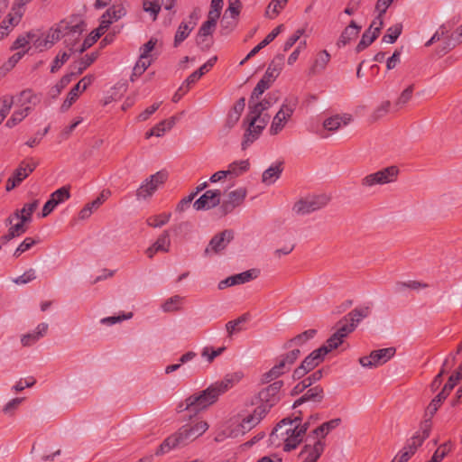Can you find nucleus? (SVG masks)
Listing matches in <instances>:
<instances>
[{"label":"nucleus","instance_id":"obj_1","mask_svg":"<svg viewBox=\"0 0 462 462\" xmlns=\"http://www.w3.org/2000/svg\"><path fill=\"white\" fill-rule=\"evenodd\" d=\"M208 429V424L206 421H199L194 425H184L162 441L155 455L161 456L172 449L183 448L197 439Z\"/></svg>","mask_w":462,"mask_h":462},{"label":"nucleus","instance_id":"obj_2","mask_svg":"<svg viewBox=\"0 0 462 462\" xmlns=\"http://www.w3.org/2000/svg\"><path fill=\"white\" fill-rule=\"evenodd\" d=\"M65 23V31L62 32V39L65 46L71 53L78 52V42L86 29V23L79 15H72L68 19L61 20Z\"/></svg>","mask_w":462,"mask_h":462},{"label":"nucleus","instance_id":"obj_3","mask_svg":"<svg viewBox=\"0 0 462 462\" xmlns=\"http://www.w3.org/2000/svg\"><path fill=\"white\" fill-rule=\"evenodd\" d=\"M217 400L218 396L210 384L207 389L187 397L185 409H191L192 412L198 413L214 404Z\"/></svg>","mask_w":462,"mask_h":462},{"label":"nucleus","instance_id":"obj_4","mask_svg":"<svg viewBox=\"0 0 462 462\" xmlns=\"http://www.w3.org/2000/svg\"><path fill=\"white\" fill-rule=\"evenodd\" d=\"M399 170L395 166L383 168L376 172L365 175L362 178L360 185L365 189H370L376 185H384L396 180Z\"/></svg>","mask_w":462,"mask_h":462},{"label":"nucleus","instance_id":"obj_5","mask_svg":"<svg viewBox=\"0 0 462 462\" xmlns=\"http://www.w3.org/2000/svg\"><path fill=\"white\" fill-rule=\"evenodd\" d=\"M300 415L301 411H299V415L291 419V429L288 430V439H285L283 443V450L285 452H290L295 449L303 440V438L310 428V422L301 423Z\"/></svg>","mask_w":462,"mask_h":462},{"label":"nucleus","instance_id":"obj_6","mask_svg":"<svg viewBox=\"0 0 462 462\" xmlns=\"http://www.w3.org/2000/svg\"><path fill=\"white\" fill-rule=\"evenodd\" d=\"M283 386V381H274L273 383L263 388L258 393L259 404L258 408L264 409L268 413L270 410L275 406L281 400V389Z\"/></svg>","mask_w":462,"mask_h":462},{"label":"nucleus","instance_id":"obj_7","mask_svg":"<svg viewBox=\"0 0 462 462\" xmlns=\"http://www.w3.org/2000/svg\"><path fill=\"white\" fill-rule=\"evenodd\" d=\"M328 355V350L325 347H319L312 351L308 356L304 358L300 365L298 366L292 374L294 380L303 378L309 372L312 371L320 363L324 361L325 356Z\"/></svg>","mask_w":462,"mask_h":462},{"label":"nucleus","instance_id":"obj_8","mask_svg":"<svg viewBox=\"0 0 462 462\" xmlns=\"http://www.w3.org/2000/svg\"><path fill=\"white\" fill-rule=\"evenodd\" d=\"M328 201L329 199L325 194L308 196L298 200L294 204L292 210L297 215L303 216L324 208L328 203Z\"/></svg>","mask_w":462,"mask_h":462},{"label":"nucleus","instance_id":"obj_9","mask_svg":"<svg viewBox=\"0 0 462 462\" xmlns=\"http://www.w3.org/2000/svg\"><path fill=\"white\" fill-rule=\"evenodd\" d=\"M267 123L268 119H263L261 121L243 119V127L245 128V131L241 143L242 150H245L259 138L263 130L267 125Z\"/></svg>","mask_w":462,"mask_h":462},{"label":"nucleus","instance_id":"obj_10","mask_svg":"<svg viewBox=\"0 0 462 462\" xmlns=\"http://www.w3.org/2000/svg\"><path fill=\"white\" fill-rule=\"evenodd\" d=\"M295 108L296 101L291 102L285 100L273 119L269 130L272 135L279 134L284 128L287 121L291 117Z\"/></svg>","mask_w":462,"mask_h":462},{"label":"nucleus","instance_id":"obj_11","mask_svg":"<svg viewBox=\"0 0 462 462\" xmlns=\"http://www.w3.org/2000/svg\"><path fill=\"white\" fill-rule=\"evenodd\" d=\"M395 352L396 349L394 347L374 350L369 356L361 357L359 363L363 367H376L390 360L394 356Z\"/></svg>","mask_w":462,"mask_h":462},{"label":"nucleus","instance_id":"obj_12","mask_svg":"<svg viewBox=\"0 0 462 462\" xmlns=\"http://www.w3.org/2000/svg\"><path fill=\"white\" fill-rule=\"evenodd\" d=\"M168 178V173L164 171H157L140 186L136 191L138 199H146L151 197L161 184H163Z\"/></svg>","mask_w":462,"mask_h":462},{"label":"nucleus","instance_id":"obj_13","mask_svg":"<svg viewBox=\"0 0 462 462\" xmlns=\"http://www.w3.org/2000/svg\"><path fill=\"white\" fill-rule=\"evenodd\" d=\"M234 232L230 229H226L215 235L209 241L208 246L204 251L206 256L217 254L222 252L227 245L233 240Z\"/></svg>","mask_w":462,"mask_h":462},{"label":"nucleus","instance_id":"obj_14","mask_svg":"<svg viewBox=\"0 0 462 462\" xmlns=\"http://www.w3.org/2000/svg\"><path fill=\"white\" fill-rule=\"evenodd\" d=\"M291 429V418L287 417L280 420L269 436L272 446L281 447L288 439V430Z\"/></svg>","mask_w":462,"mask_h":462},{"label":"nucleus","instance_id":"obj_15","mask_svg":"<svg viewBox=\"0 0 462 462\" xmlns=\"http://www.w3.org/2000/svg\"><path fill=\"white\" fill-rule=\"evenodd\" d=\"M220 198L219 189H209L194 202L193 207L196 210H208L219 205Z\"/></svg>","mask_w":462,"mask_h":462},{"label":"nucleus","instance_id":"obj_16","mask_svg":"<svg viewBox=\"0 0 462 462\" xmlns=\"http://www.w3.org/2000/svg\"><path fill=\"white\" fill-rule=\"evenodd\" d=\"M39 206V200L35 199L31 203H26L22 209L15 210L5 220V226L12 225L14 219L23 220V222L28 223L32 220V215Z\"/></svg>","mask_w":462,"mask_h":462},{"label":"nucleus","instance_id":"obj_17","mask_svg":"<svg viewBox=\"0 0 462 462\" xmlns=\"http://www.w3.org/2000/svg\"><path fill=\"white\" fill-rule=\"evenodd\" d=\"M125 14L126 11L123 5H113L102 15L99 30L106 31L111 23L122 18Z\"/></svg>","mask_w":462,"mask_h":462},{"label":"nucleus","instance_id":"obj_18","mask_svg":"<svg viewBox=\"0 0 462 462\" xmlns=\"http://www.w3.org/2000/svg\"><path fill=\"white\" fill-rule=\"evenodd\" d=\"M325 448V441L322 439H317L313 444L307 443L300 453V457L306 454L303 462H317L322 455Z\"/></svg>","mask_w":462,"mask_h":462},{"label":"nucleus","instance_id":"obj_19","mask_svg":"<svg viewBox=\"0 0 462 462\" xmlns=\"http://www.w3.org/2000/svg\"><path fill=\"white\" fill-rule=\"evenodd\" d=\"M266 412L264 409L256 407L253 413L243 419L241 423L237 426V431L241 434H245L246 431L251 430L254 428L265 416Z\"/></svg>","mask_w":462,"mask_h":462},{"label":"nucleus","instance_id":"obj_20","mask_svg":"<svg viewBox=\"0 0 462 462\" xmlns=\"http://www.w3.org/2000/svg\"><path fill=\"white\" fill-rule=\"evenodd\" d=\"M324 397H325L324 389L320 385H316L312 388L308 389L306 391V393L301 397L297 399L294 402L292 408L295 409L298 406H300L302 403L307 402L319 403L324 400Z\"/></svg>","mask_w":462,"mask_h":462},{"label":"nucleus","instance_id":"obj_21","mask_svg":"<svg viewBox=\"0 0 462 462\" xmlns=\"http://www.w3.org/2000/svg\"><path fill=\"white\" fill-rule=\"evenodd\" d=\"M40 102L39 97L32 89H24L14 97L17 107L30 108V112Z\"/></svg>","mask_w":462,"mask_h":462},{"label":"nucleus","instance_id":"obj_22","mask_svg":"<svg viewBox=\"0 0 462 462\" xmlns=\"http://www.w3.org/2000/svg\"><path fill=\"white\" fill-rule=\"evenodd\" d=\"M284 65V55L277 54L268 65L263 79L273 84L276 78L280 75Z\"/></svg>","mask_w":462,"mask_h":462},{"label":"nucleus","instance_id":"obj_23","mask_svg":"<svg viewBox=\"0 0 462 462\" xmlns=\"http://www.w3.org/2000/svg\"><path fill=\"white\" fill-rule=\"evenodd\" d=\"M383 25V21H378V25L374 31L367 29L362 35V38L356 47V52H360L372 44L379 36L381 29Z\"/></svg>","mask_w":462,"mask_h":462},{"label":"nucleus","instance_id":"obj_24","mask_svg":"<svg viewBox=\"0 0 462 462\" xmlns=\"http://www.w3.org/2000/svg\"><path fill=\"white\" fill-rule=\"evenodd\" d=\"M300 355V350L299 348L292 349L291 351L280 356L275 365L280 371H282V374H284L290 371L291 365L299 358Z\"/></svg>","mask_w":462,"mask_h":462},{"label":"nucleus","instance_id":"obj_25","mask_svg":"<svg viewBox=\"0 0 462 462\" xmlns=\"http://www.w3.org/2000/svg\"><path fill=\"white\" fill-rule=\"evenodd\" d=\"M352 121V116L349 114L335 115L327 118L323 122V127L328 131H337L341 125H346Z\"/></svg>","mask_w":462,"mask_h":462},{"label":"nucleus","instance_id":"obj_26","mask_svg":"<svg viewBox=\"0 0 462 462\" xmlns=\"http://www.w3.org/2000/svg\"><path fill=\"white\" fill-rule=\"evenodd\" d=\"M240 379L241 376L238 374H227L223 380L212 383L211 386L214 388L216 393L219 397L228 389L233 387L236 383H238Z\"/></svg>","mask_w":462,"mask_h":462},{"label":"nucleus","instance_id":"obj_27","mask_svg":"<svg viewBox=\"0 0 462 462\" xmlns=\"http://www.w3.org/2000/svg\"><path fill=\"white\" fill-rule=\"evenodd\" d=\"M360 30L361 26L357 25L355 21H351L350 23L343 30L337 45L338 47L346 46L358 35Z\"/></svg>","mask_w":462,"mask_h":462},{"label":"nucleus","instance_id":"obj_28","mask_svg":"<svg viewBox=\"0 0 462 462\" xmlns=\"http://www.w3.org/2000/svg\"><path fill=\"white\" fill-rule=\"evenodd\" d=\"M341 423V419L337 418L330 420L329 421L322 423L320 426L314 429L310 435L307 438V441H309L312 437L313 439L315 437H319V435L321 438L319 439H322L328 435L332 430L336 429L339 424Z\"/></svg>","mask_w":462,"mask_h":462},{"label":"nucleus","instance_id":"obj_29","mask_svg":"<svg viewBox=\"0 0 462 462\" xmlns=\"http://www.w3.org/2000/svg\"><path fill=\"white\" fill-rule=\"evenodd\" d=\"M48 327L47 323L42 322L37 326L35 331L23 335L21 338L23 346H30L35 344L41 337L46 335Z\"/></svg>","mask_w":462,"mask_h":462},{"label":"nucleus","instance_id":"obj_30","mask_svg":"<svg viewBox=\"0 0 462 462\" xmlns=\"http://www.w3.org/2000/svg\"><path fill=\"white\" fill-rule=\"evenodd\" d=\"M36 167L37 162H35L32 158L23 161L19 164L18 168L14 171L13 176L16 179L17 182L21 183L36 169Z\"/></svg>","mask_w":462,"mask_h":462},{"label":"nucleus","instance_id":"obj_31","mask_svg":"<svg viewBox=\"0 0 462 462\" xmlns=\"http://www.w3.org/2000/svg\"><path fill=\"white\" fill-rule=\"evenodd\" d=\"M282 164V162H279L275 165H272L266 169L262 175L263 183L265 185L273 184L280 178L283 171Z\"/></svg>","mask_w":462,"mask_h":462},{"label":"nucleus","instance_id":"obj_32","mask_svg":"<svg viewBox=\"0 0 462 462\" xmlns=\"http://www.w3.org/2000/svg\"><path fill=\"white\" fill-rule=\"evenodd\" d=\"M330 60V54L327 51H321L317 54L313 64L310 68V74L316 75L322 72Z\"/></svg>","mask_w":462,"mask_h":462},{"label":"nucleus","instance_id":"obj_33","mask_svg":"<svg viewBox=\"0 0 462 462\" xmlns=\"http://www.w3.org/2000/svg\"><path fill=\"white\" fill-rule=\"evenodd\" d=\"M64 26H66L65 23H62L60 21L51 27L43 41V46L47 47L48 44L52 45L62 39V32L66 30ZM38 46H42V44L39 43Z\"/></svg>","mask_w":462,"mask_h":462},{"label":"nucleus","instance_id":"obj_34","mask_svg":"<svg viewBox=\"0 0 462 462\" xmlns=\"http://www.w3.org/2000/svg\"><path fill=\"white\" fill-rule=\"evenodd\" d=\"M194 27L195 23L192 22H181L176 31L173 46H180L189 37Z\"/></svg>","mask_w":462,"mask_h":462},{"label":"nucleus","instance_id":"obj_35","mask_svg":"<svg viewBox=\"0 0 462 462\" xmlns=\"http://www.w3.org/2000/svg\"><path fill=\"white\" fill-rule=\"evenodd\" d=\"M317 334V330L314 328L305 330L304 332L297 335L293 338L290 339L284 344V348H291L293 346H302L309 340L312 339Z\"/></svg>","mask_w":462,"mask_h":462},{"label":"nucleus","instance_id":"obj_36","mask_svg":"<svg viewBox=\"0 0 462 462\" xmlns=\"http://www.w3.org/2000/svg\"><path fill=\"white\" fill-rule=\"evenodd\" d=\"M248 109L249 111L245 117V119L256 121H261L263 119L269 120V116L267 115H263L265 108H263V106L260 102H251V98H249Z\"/></svg>","mask_w":462,"mask_h":462},{"label":"nucleus","instance_id":"obj_37","mask_svg":"<svg viewBox=\"0 0 462 462\" xmlns=\"http://www.w3.org/2000/svg\"><path fill=\"white\" fill-rule=\"evenodd\" d=\"M371 313V308L369 306H362L354 309L347 315V321L354 325L356 328L358 323L365 318L368 317Z\"/></svg>","mask_w":462,"mask_h":462},{"label":"nucleus","instance_id":"obj_38","mask_svg":"<svg viewBox=\"0 0 462 462\" xmlns=\"http://www.w3.org/2000/svg\"><path fill=\"white\" fill-rule=\"evenodd\" d=\"M250 168V162L248 160H241L233 162L228 165L226 171L227 177L236 178L243 173L246 172Z\"/></svg>","mask_w":462,"mask_h":462},{"label":"nucleus","instance_id":"obj_39","mask_svg":"<svg viewBox=\"0 0 462 462\" xmlns=\"http://www.w3.org/2000/svg\"><path fill=\"white\" fill-rule=\"evenodd\" d=\"M10 228L8 229V232L2 236L0 240L3 244L8 243L10 240L18 237L24 234L27 230L25 226V222H23V220H20L19 223L15 225H9Z\"/></svg>","mask_w":462,"mask_h":462},{"label":"nucleus","instance_id":"obj_40","mask_svg":"<svg viewBox=\"0 0 462 462\" xmlns=\"http://www.w3.org/2000/svg\"><path fill=\"white\" fill-rule=\"evenodd\" d=\"M283 25H278L276 28H274L269 34L266 35V37L254 48H253L249 51V57H254L256 53H258L262 49H263L265 46L270 44L282 32Z\"/></svg>","mask_w":462,"mask_h":462},{"label":"nucleus","instance_id":"obj_41","mask_svg":"<svg viewBox=\"0 0 462 462\" xmlns=\"http://www.w3.org/2000/svg\"><path fill=\"white\" fill-rule=\"evenodd\" d=\"M238 22L239 18L224 14L220 21V33L222 35L230 34L237 27Z\"/></svg>","mask_w":462,"mask_h":462},{"label":"nucleus","instance_id":"obj_42","mask_svg":"<svg viewBox=\"0 0 462 462\" xmlns=\"http://www.w3.org/2000/svg\"><path fill=\"white\" fill-rule=\"evenodd\" d=\"M104 192L100 194L95 200L90 203H88L79 214V217L82 220L88 219L94 210L97 209L104 202Z\"/></svg>","mask_w":462,"mask_h":462},{"label":"nucleus","instance_id":"obj_43","mask_svg":"<svg viewBox=\"0 0 462 462\" xmlns=\"http://www.w3.org/2000/svg\"><path fill=\"white\" fill-rule=\"evenodd\" d=\"M425 439L421 438L420 433L414 434L407 442L406 446L402 448L401 453H407L409 459L416 452L417 448L421 446Z\"/></svg>","mask_w":462,"mask_h":462},{"label":"nucleus","instance_id":"obj_44","mask_svg":"<svg viewBox=\"0 0 462 462\" xmlns=\"http://www.w3.org/2000/svg\"><path fill=\"white\" fill-rule=\"evenodd\" d=\"M30 113L31 112L29 107H17L12 114L11 117L6 121L5 126L8 128H13L14 126L21 123L25 117H27Z\"/></svg>","mask_w":462,"mask_h":462},{"label":"nucleus","instance_id":"obj_45","mask_svg":"<svg viewBox=\"0 0 462 462\" xmlns=\"http://www.w3.org/2000/svg\"><path fill=\"white\" fill-rule=\"evenodd\" d=\"M161 8V0H143V10L149 14L152 21L157 19Z\"/></svg>","mask_w":462,"mask_h":462},{"label":"nucleus","instance_id":"obj_46","mask_svg":"<svg viewBox=\"0 0 462 462\" xmlns=\"http://www.w3.org/2000/svg\"><path fill=\"white\" fill-rule=\"evenodd\" d=\"M259 271L256 269H251L235 275H232V279L235 285L244 284L248 282L258 276Z\"/></svg>","mask_w":462,"mask_h":462},{"label":"nucleus","instance_id":"obj_47","mask_svg":"<svg viewBox=\"0 0 462 462\" xmlns=\"http://www.w3.org/2000/svg\"><path fill=\"white\" fill-rule=\"evenodd\" d=\"M152 64V60L148 58H142V56L139 57V60L135 63L133 73L131 75V81H134V79L141 76Z\"/></svg>","mask_w":462,"mask_h":462},{"label":"nucleus","instance_id":"obj_48","mask_svg":"<svg viewBox=\"0 0 462 462\" xmlns=\"http://www.w3.org/2000/svg\"><path fill=\"white\" fill-rule=\"evenodd\" d=\"M104 32L105 31L99 30V27L96 31H93L79 46V49L77 50L78 52L82 53L90 48Z\"/></svg>","mask_w":462,"mask_h":462},{"label":"nucleus","instance_id":"obj_49","mask_svg":"<svg viewBox=\"0 0 462 462\" xmlns=\"http://www.w3.org/2000/svg\"><path fill=\"white\" fill-rule=\"evenodd\" d=\"M402 31V24L396 23L387 29L386 33L383 36L382 41L386 43H394Z\"/></svg>","mask_w":462,"mask_h":462},{"label":"nucleus","instance_id":"obj_50","mask_svg":"<svg viewBox=\"0 0 462 462\" xmlns=\"http://www.w3.org/2000/svg\"><path fill=\"white\" fill-rule=\"evenodd\" d=\"M335 331L342 339H345L350 333L355 330L354 325L347 321V317L341 319L336 325Z\"/></svg>","mask_w":462,"mask_h":462},{"label":"nucleus","instance_id":"obj_51","mask_svg":"<svg viewBox=\"0 0 462 462\" xmlns=\"http://www.w3.org/2000/svg\"><path fill=\"white\" fill-rule=\"evenodd\" d=\"M184 298L180 295H174L169 298L162 306L164 312H173L180 309Z\"/></svg>","mask_w":462,"mask_h":462},{"label":"nucleus","instance_id":"obj_52","mask_svg":"<svg viewBox=\"0 0 462 462\" xmlns=\"http://www.w3.org/2000/svg\"><path fill=\"white\" fill-rule=\"evenodd\" d=\"M391 107V102L389 100L382 102L370 115V121L375 122L385 116Z\"/></svg>","mask_w":462,"mask_h":462},{"label":"nucleus","instance_id":"obj_53","mask_svg":"<svg viewBox=\"0 0 462 462\" xmlns=\"http://www.w3.org/2000/svg\"><path fill=\"white\" fill-rule=\"evenodd\" d=\"M98 56V52H91L89 54H86L79 61V67L76 71H73L76 76L81 74L88 67H89Z\"/></svg>","mask_w":462,"mask_h":462},{"label":"nucleus","instance_id":"obj_54","mask_svg":"<svg viewBox=\"0 0 462 462\" xmlns=\"http://www.w3.org/2000/svg\"><path fill=\"white\" fill-rule=\"evenodd\" d=\"M248 317V314H243L236 319L228 321L226 324V328L228 333V336L231 337L234 333L240 331L242 329L240 325L247 321Z\"/></svg>","mask_w":462,"mask_h":462},{"label":"nucleus","instance_id":"obj_55","mask_svg":"<svg viewBox=\"0 0 462 462\" xmlns=\"http://www.w3.org/2000/svg\"><path fill=\"white\" fill-rule=\"evenodd\" d=\"M271 86L272 84L270 82L262 78L251 93V102L257 101L259 97L263 94V92L267 90Z\"/></svg>","mask_w":462,"mask_h":462},{"label":"nucleus","instance_id":"obj_56","mask_svg":"<svg viewBox=\"0 0 462 462\" xmlns=\"http://www.w3.org/2000/svg\"><path fill=\"white\" fill-rule=\"evenodd\" d=\"M171 217V213H162L150 217L146 222L152 227H161L169 222Z\"/></svg>","mask_w":462,"mask_h":462},{"label":"nucleus","instance_id":"obj_57","mask_svg":"<svg viewBox=\"0 0 462 462\" xmlns=\"http://www.w3.org/2000/svg\"><path fill=\"white\" fill-rule=\"evenodd\" d=\"M414 85L408 86L398 97L394 105L398 108L403 107L412 97Z\"/></svg>","mask_w":462,"mask_h":462},{"label":"nucleus","instance_id":"obj_58","mask_svg":"<svg viewBox=\"0 0 462 462\" xmlns=\"http://www.w3.org/2000/svg\"><path fill=\"white\" fill-rule=\"evenodd\" d=\"M14 104V97L5 95L0 98V116L4 118L9 114L12 106Z\"/></svg>","mask_w":462,"mask_h":462},{"label":"nucleus","instance_id":"obj_59","mask_svg":"<svg viewBox=\"0 0 462 462\" xmlns=\"http://www.w3.org/2000/svg\"><path fill=\"white\" fill-rule=\"evenodd\" d=\"M287 2L288 0H272L267 6L265 15L270 16L271 18L275 17L280 13V9H282Z\"/></svg>","mask_w":462,"mask_h":462},{"label":"nucleus","instance_id":"obj_60","mask_svg":"<svg viewBox=\"0 0 462 462\" xmlns=\"http://www.w3.org/2000/svg\"><path fill=\"white\" fill-rule=\"evenodd\" d=\"M70 55H71L70 51L69 52H67V51L60 52L53 60L52 65L51 67V73L57 72L62 67V65L65 64L69 60Z\"/></svg>","mask_w":462,"mask_h":462},{"label":"nucleus","instance_id":"obj_61","mask_svg":"<svg viewBox=\"0 0 462 462\" xmlns=\"http://www.w3.org/2000/svg\"><path fill=\"white\" fill-rule=\"evenodd\" d=\"M79 93H81V91L79 90V86L75 85L70 89V91L68 94L67 98L64 100L63 104L61 105V110L62 111L68 110L71 106V105L77 100Z\"/></svg>","mask_w":462,"mask_h":462},{"label":"nucleus","instance_id":"obj_62","mask_svg":"<svg viewBox=\"0 0 462 462\" xmlns=\"http://www.w3.org/2000/svg\"><path fill=\"white\" fill-rule=\"evenodd\" d=\"M171 245L170 236L168 231H164L154 242L153 245L160 252H168Z\"/></svg>","mask_w":462,"mask_h":462},{"label":"nucleus","instance_id":"obj_63","mask_svg":"<svg viewBox=\"0 0 462 462\" xmlns=\"http://www.w3.org/2000/svg\"><path fill=\"white\" fill-rule=\"evenodd\" d=\"M451 445L449 442L444 443L440 445L437 450L434 452L432 457L428 462H439L441 461L446 455L450 451Z\"/></svg>","mask_w":462,"mask_h":462},{"label":"nucleus","instance_id":"obj_64","mask_svg":"<svg viewBox=\"0 0 462 462\" xmlns=\"http://www.w3.org/2000/svg\"><path fill=\"white\" fill-rule=\"evenodd\" d=\"M69 197H70L69 187H67V186H63V187L58 189L51 195V198L54 201H57L58 205L64 202L65 200L69 199Z\"/></svg>","mask_w":462,"mask_h":462}]
</instances>
